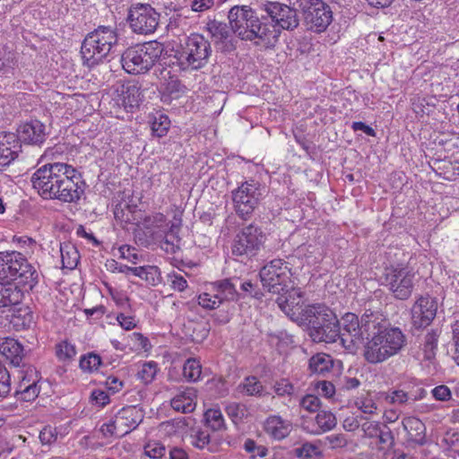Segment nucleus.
I'll return each instance as SVG.
<instances>
[{
	"label": "nucleus",
	"instance_id": "47",
	"mask_svg": "<svg viewBox=\"0 0 459 459\" xmlns=\"http://www.w3.org/2000/svg\"><path fill=\"white\" fill-rule=\"evenodd\" d=\"M157 371V363L154 361H148L143 364L141 369L137 373V376L144 384H149L154 379Z\"/></svg>",
	"mask_w": 459,
	"mask_h": 459
},
{
	"label": "nucleus",
	"instance_id": "40",
	"mask_svg": "<svg viewBox=\"0 0 459 459\" xmlns=\"http://www.w3.org/2000/svg\"><path fill=\"white\" fill-rule=\"evenodd\" d=\"M294 455L301 459H316L322 456V452L316 444L307 442L295 448Z\"/></svg>",
	"mask_w": 459,
	"mask_h": 459
},
{
	"label": "nucleus",
	"instance_id": "14",
	"mask_svg": "<svg viewBox=\"0 0 459 459\" xmlns=\"http://www.w3.org/2000/svg\"><path fill=\"white\" fill-rule=\"evenodd\" d=\"M265 240L262 231H239L231 244V253L236 256H253Z\"/></svg>",
	"mask_w": 459,
	"mask_h": 459
},
{
	"label": "nucleus",
	"instance_id": "1",
	"mask_svg": "<svg viewBox=\"0 0 459 459\" xmlns=\"http://www.w3.org/2000/svg\"><path fill=\"white\" fill-rule=\"evenodd\" d=\"M386 324L378 313L365 312L360 318L358 316H347L343 320V328L348 351L356 352L359 346L367 340L363 357L370 364L382 363L400 353L406 346V335L399 327Z\"/></svg>",
	"mask_w": 459,
	"mask_h": 459
},
{
	"label": "nucleus",
	"instance_id": "16",
	"mask_svg": "<svg viewBox=\"0 0 459 459\" xmlns=\"http://www.w3.org/2000/svg\"><path fill=\"white\" fill-rule=\"evenodd\" d=\"M21 379L18 383L15 395L18 399L30 402L36 399L40 392L38 383L40 380L39 371L33 366H27L21 370Z\"/></svg>",
	"mask_w": 459,
	"mask_h": 459
},
{
	"label": "nucleus",
	"instance_id": "43",
	"mask_svg": "<svg viewBox=\"0 0 459 459\" xmlns=\"http://www.w3.org/2000/svg\"><path fill=\"white\" fill-rule=\"evenodd\" d=\"M122 93L124 104L131 108L138 106L142 100L140 88L135 84L128 85Z\"/></svg>",
	"mask_w": 459,
	"mask_h": 459
},
{
	"label": "nucleus",
	"instance_id": "6",
	"mask_svg": "<svg viewBox=\"0 0 459 459\" xmlns=\"http://www.w3.org/2000/svg\"><path fill=\"white\" fill-rule=\"evenodd\" d=\"M17 281L31 290L39 281L36 268L20 252H0V281Z\"/></svg>",
	"mask_w": 459,
	"mask_h": 459
},
{
	"label": "nucleus",
	"instance_id": "10",
	"mask_svg": "<svg viewBox=\"0 0 459 459\" xmlns=\"http://www.w3.org/2000/svg\"><path fill=\"white\" fill-rule=\"evenodd\" d=\"M160 14L149 4H133L128 9L126 21L133 32L150 35L155 32Z\"/></svg>",
	"mask_w": 459,
	"mask_h": 459
},
{
	"label": "nucleus",
	"instance_id": "44",
	"mask_svg": "<svg viewBox=\"0 0 459 459\" xmlns=\"http://www.w3.org/2000/svg\"><path fill=\"white\" fill-rule=\"evenodd\" d=\"M190 438H191V444L195 447H196L198 449L208 448L209 450H211V448L209 447L211 437H210V433L208 430H206V429L194 430L190 436Z\"/></svg>",
	"mask_w": 459,
	"mask_h": 459
},
{
	"label": "nucleus",
	"instance_id": "30",
	"mask_svg": "<svg viewBox=\"0 0 459 459\" xmlns=\"http://www.w3.org/2000/svg\"><path fill=\"white\" fill-rule=\"evenodd\" d=\"M238 391L248 396H262L264 394V386L256 377H247L238 385Z\"/></svg>",
	"mask_w": 459,
	"mask_h": 459
},
{
	"label": "nucleus",
	"instance_id": "42",
	"mask_svg": "<svg viewBox=\"0 0 459 459\" xmlns=\"http://www.w3.org/2000/svg\"><path fill=\"white\" fill-rule=\"evenodd\" d=\"M225 411L235 424L242 421L247 415V409L246 405L238 403H230L227 404Z\"/></svg>",
	"mask_w": 459,
	"mask_h": 459
},
{
	"label": "nucleus",
	"instance_id": "55",
	"mask_svg": "<svg viewBox=\"0 0 459 459\" xmlns=\"http://www.w3.org/2000/svg\"><path fill=\"white\" fill-rule=\"evenodd\" d=\"M168 282L173 290L178 291H184L188 286L185 277L175 271L168 274Z\"/></svg>",
	"mask_w": 459,
	"mask_h": 459
},
{
	"label": "nucleus",
	"instance_id": "26",
	"mask_svg": "<svg viewBox=\"0 0 459 459\" xmlns=\"http://www.w3.org/2000/svg\"><path fill=\"white\" fill-rule=\"evenodd\" d=\"M333 359L326 353H317L309 359L308 369L310 374L325 377L334 368Z\"/></svg>",
	"mask_w": 459,
	"mask_h": 459
},
{
	"label": "nucleus",
	"instance_id": "46",
	"mask_svg": "<svg viewBox=\"0 0 459 459\" xmlns=\"http://www.w3.org/2000/svg\"><path fill=\"white\" fill-rule=\"evenodd\" d=\"M168 220L166 216L161 212H153L146 216L143 220V227L146 230L160 229L168 227Z\"/></svg>",
	"mask_w": 459,
	"mask_h": 459
},
{
	"label": "nucleus",
	"instance_id": "57",
	"mask_svg": "<svg viewBox=\"0 0 459 459\" xmlns=\"http://www.w3.org/2000/svg\"><path fill=\"white\" fill-rule=\"evenodd\" d=\"M39 438L42 445H52L57 439L56 429L51 426L44 427L39 432Z\"/></svg>",
	"mask_w": 459,
	"mask_h": 459
},
{
	"label": "nucleus",
	"instance_id": "12",
	"mask_svg": "<svg viewBox=\"0 0 459 459\" xmlns=\"http://www.w3.org/2000/svg\"><path fill=\"white\" fill-rule=\"evenodd\" d=\"M304 25L309 31L322 33L333 22L331 7L322 0H314L302 9Z\"/></svg>",
	"mask_w": 459,
	"mask_h": 459
},
{
	"label": "nucleus",
	"instance_id": "22",
	"mask_svg": "<svg viewBox=\"0 0 459 459\" xmlns=\"http://www.w3.org/2000/svg\"><path fill=\"white\" fill-rule=\"evenodd\" d=\"M196 398V390L194 387H185L171 399L170 405L178 412L190 413L195 409Z\"/></svg>",
	"mask_w": 459,
	"mask_h": 459
},
{
	"label": "nucleus",
	"instance_id": "28",
	"mask_svg": "<svg viewBox=\"0 0 459 459\" xmlns=\"http://www.w3.org/2000/svg\"><path fill=\"white\" fill-rule=\"evenodd\" d=\"M235 281H238V279H224L212 284V291L217 294L221 302L225 300H235L241 296V294L237 291Z\"/></svg>",
	"mask_w": 459,
	"mask_h": 459
},
{
	"label": "nucleus",
	"instance_id": "37",
	"mask_svg": "<svg viewBox=\"0 0 459 459\" xmlns=\"http://www.w3.org/2000/svg\"><path fill=\"white\" fill-rule=\"evenodd\" d=\"M204 420L209 428L213 431L225 429V421L221 411L219 408H211L204 412Z\"/></svg>",
	"mask_w": 459,
	"mask_h": 459
},
{
	"label": "nucleus",
	"instance_id": "5",
	"mask_svg": "<svg viewBox=\"0 0 459 459\" xmlns=\"http://www.w3.org/2000/svg\"><path fill=\"white\" fill-rule=\"evenodd\" d=\"M118 43L117 29L100 25L89 32L81 46L82 64L90 68L102 63Z\"/></svg>",
	"mask_w": 459,
	"mask_h": 459
},
{
	"label": "nucleus",
	"instance_id": "11",
	"mask_svg": "<svg viewBox=\"0 0 459 459\" xmlns=\"http://www.w3.org/2000/svg\"><path fill=\"white\" fill-rule=\"evenodd\" d=\"M261 190L260 183L251 179L232 191L234 208L241 219L247 220L257 207L262 198Z\"/></svg>",
	"mask_w": 459,
	"mask_h": 459
},
{
	"label": "nucleus",
	"instance_id": "41",
	"mask_svg": "<svg viewBox=\"0 0 459 459\" xmlns=\"http://www.w3.org/2000/svg\"><path fill=\"white\" fill-rule=\"evenodd\" d=\"M56 355L63 362L71 361L76 355L75 346L67 341H62L56 345Z\"/></svg>",
	"mask_w": 459,
	"mask_h": 459
},
{
	"label": "nucleus",
	"instance_id": "9",
	"mask_svg": "<svg viewBox=\"0 0 459 459\" xmlns=\"http://www.w3.org/2000/svg\"><path fill=\"white\" fill-rule=\"evenodd\" d=\"M264 289L273 294L288 291L291 287V268L282 259H273L265 264L259 272Z\"/></svg>",
	"mask_w": 459,
	"mask_h": 459
},
{
	"label": "nucleus",
	"instance_id": "17",
	"mask_svg": "<svg viewBox=\"0 0 459 459\" xmlns=\"http://www.w3.org/2000/svg\"><path fill=\"white\" fill-rule=\"evenodd\" d=\"M49 132L47 131L46 126L39 120L34 119L20 126L18 129V141L25 143L40 146L42 145Z\"/></svg>",
	"mask_w": 459,
	"mask_h": 459
},
{
	"label": "nucleus",
	"instance_id": "54",
	"mask_svg": "<svg viewBox=\"0 0 459 459\" xmlns=\"http://www.w3.org/2000/svg\"><path fill=\"white\" fill-rule=\"evenodd\" d=\"M11 376L5 366L0 361V397H6L11 392Z\"/></svg>",
	"mask_w": 459,
	"mask_h": 459
},
{
	"label": "nucleus",
	"instance_id": "49",
	"mask_svg": "<svg viewBox=\"0 0 459 459\" xmlns=\"http://www.w3.org/2000/svg\"><path fill=\"white\" fill-rule=\"evenodd\" d=\"M198 304L204 309H216L222 303L217 294L204 292L198 296Z\"/></svg>",
	"mask_w": 459,
	"mask_h": 459
},
{
	"label": "nucleus",
	"instance_id": "29",
	"mask_svg": "<svg viewBox=\"0 0 459 459\" xmlns=\"http://www.w3.org/2000/svg\"><path fill=\"white\" fill-rule=\"evenodd\" d=\"M10 323L17 331L29 329L33 324V314L30 308L23 306L14 309Z\"/></svg>",
	"mask_w": 459,
	"mask_h": 459
},
{
	"label": "nucleus",
	"instance_id": "59",
	"mask_svg": "<svg viewBox=\"0 0 459 459\" xmlns=\"http://www.w3.org/2000/svg\"><path fill=\"white\" fill-rule=\"evenodd\" d=\"M382 429L383 427L377 421H367L361 425V430L364 433V437L368 438L377 437Z\"/></svg>",
	"mask_w": 459,
	"mask_h": 459
},
{
	"label": "nucleus",
	"instance_id": "20",
	"mask_svg": "<svg viewBox=\"0 0 459 459\" xmlns=\"http://www.w3.org/2000/svg\"><path fill=\"white\" fill-rule=\"evenodd\" d=\"M20 149L17 134L10 132L0 133V170L17 158Z\"/></svg>",
	"mask_w": 459,
	"mask_h": 459
},
{
	"label": "nucleus",
	"instance_id": "24",
	"mask_svg": "<svg viewBox=\"0 0 459 459\" xmlns=\"http://www.w3.org/2000/svg\"><path fill=\"white\" fill-rule=\"evenodd\" d=\"M402 423L403 429L407 431L410 442L419 446H423L426 443V427L420 419L406 417Z\"/></svg>",
	"mask_w": 459,
	"mask_h": 459
},
{
	"label": "nucleus",
	"instance_id": "62",
	"mask_svg": "<svg viewBox=\"0 0 459 459\" xmlns=\"http://www.w3.org/2000/svg\"><path fill=\"white\" fill-rule=\"evenodd\" d=\"M118 251L120 253L121 257L127 259L129 262L133 264L137 263L139 259V255L135 252L134 247L124 245L118 248Z\"/></svg>",
	"mask_w": 459,
	"mask_h": 459
},
{
	"label": "nucleus",
	"instance_id": "61",
	"mask_svg": "<svg viewBox=\"0 0 459 459\" xmlns=\"http://www.w3.org/2000/svg\"><path fill=\"white\" fill-rule=\"evenodd\" d=\"M431 393L436 400L442 402L449 401L452 396L451 390L445 385L436 386Z\"/></svg>",
	"mask_w": 459,
	"mask_h": 459
},
{
	"label": "nucleus",
	"instance_id": "31",
	"mask_svg": "<svg viewBox=\"0 0 459 459\" xmlns=\"http://www.w3.org/2000/svg\"><path fill=\"white\" fill-rule=\"evenodd\" d=\"M206 28L216 43L224 42L230 37L231 30L236 33L232 27L230 29L225 22L216 20L209 21L206 24ZM237 34L238 35V32Z\"/></svg>",
	"mask_w": 459,
	"mask_h": 459
},
{
	"label": "nucleus",
	"instance_id": "48",
	"mask_svg": "<svg viewBox=\"0 0 459 459\" xmlns=\"http://www.w3.org/2000/svg\"><path fill=\"white\" fill-rule=\"evenodd\" d=\"M381 396L390 404L403 405L405 404L409 399V394L403 390H393L382 393Z\"/></svg>",
	"mask_w": 459,
	"mask_h": 459
},
{
	"label": "nucleus",
	"instance_id": "13",
	"mask_svg": "<svg viewBox=\"0 0 459 459\" xmlns=\"http://www.w3.org/2000/svg\"><path fill=\"white\" fill-rule=\"evenodd\" d=\"M414 273L407 267H392L386 270L385 283L401 300L407 299L412 292Z\"/></svg>",
	"mask_w": 459,
	"mask_h": 459
},
{
	"label": "nucleus",
	"instance_id": "27",
	"mask_svg": "<svg viewBox=\"0 0 459 459\" xmlns=\"http://www.w3.org/2000/svg\"><path fill=\"white\" fill-rule=\"evenodd\" d=\"M316 429H309L306 422L303 423L302 428L310 434L318 435L332 430L337 424L336 417L328 411H318L316 416Z\"/></svg>",
	"mask_w": 459,
	"mask_h": 459
},
{
	"label": "nucleus",
	"instance_id": "7",
	"mask_svg": "<svg viewBox=\"0 0 459 459\" xmlns=\"http://www.w3.org/2000/svg\"><path fill=\"white\" fill-rule=\"evenodd\" d=\"M163 52L158 41H149L127 48L121 55L123 69L130 74H143L158 62Z\"/></svg>",
	"mask_w": 459,
	"mask_h": 459
},
{
	"label": "nucleus",
	"instance_id": "45",
	"mask_svg": "<svg viewBox=\"0 0 459 459\" xmlns=\"http://www.w3.org/2000/svg\"><path fill=\"white\" fill-rule=\"evenodd\" d=\"M120 272L123 273H131L134 275L145 280V281H151L149 278V274L156 275L158 273V267L157 266H139V267H129L125 265L123 269H120Z\"/></svg>",
	"mask_w": 459,
	"mask_h": 459
},
{
	"label": "nucleus",
	"instance_id": "63",
	"mask_svg": "<svg viewBox=\"0 0 459 459\" xmlns=\"http://www.w3.org/2000/svg\"><path fill=\"white\" fill-rule=\"evenodd\" d=\"M293 390V385L286 379H281L274 385V391L280 396L291 394Z\"/></svg>",
	"mask_w": 459,
	"mask_h": 459
},
{
	"label": "nucleus",
	"instance_id": "38",
	"mask_svg": "<svg viewBox=\"0 0 459 459\" xmlns=\"http://www.w3.org/2000/svg\"><path fill=\"white\" fill-rule=\"evenodd\" d=\"M355 406L365 414H375L377 411V404L369 393L361 394L355 400Z\"/></svg>",
	"mask_w": 459,
	"mask_h": 459
},
{
	"label": "nucleus",
	"instance_id": "60",
	"mask_svg": "<svg viewBox=\"0 0 459 459\" xmlns=\"http://www.w3.org/2000/svg\"><path fill=\"white\" fill-rule=\"evenodd\" d=\"M100 432L102 436V437L108 438L110 437H123L120 435L118 429H117V425H115V419L110 420L108 423H104L100 428Z\"/></svg>",
	"mask_w": 459,
	"mask_h": 459
},
{
	"label": "nucleus",
	"instance_id": "8",
	"mask_svg": "<svg viewBox=\"0 0 459 459\" xmlns=\"http://www.w3.org/2000/svg\"><path fill=\"white\" fill-rule=\"evenodd\" d=\"M212 55L211 44L203 35L191 34L177 55L181 70H199L206 65Z\"/></svg>",
	"mask_w": 459,
	"mask_h": 459
},
{
	"label": "nucleus",
	"instance_id": "58",
	"mask_svg": "<svg viewBox=\"0 0 459 459\" xmlns=\"http://www.w3.org/2000/svg\"><path fill=\"white\" fill-rule=\"evenodd\" d=\"M240 290L245 293V296H250L257 299H261L263 292L258 288L257 284H254L251 281H246L240 283Z\"/></svg>",
	"mask_w": 459,
	"mask_h": 459
},
{
	"label": "nucleus",
	"instance_id": "51",
	"mask_svg": "<svg viewBox=\"0 0 459 459\" xmlns=\"http://www.w3.org/2000/svg\"><path fill=\"white\" fill-rule=\"evenodd\" d=\"M132 216V212L130 211L127 204L120 203L116 205L114 209V217L117 221L121 223L123 230H130L129 228H126V226L123 223H128Z\"/></svg>",
	"mask_w": 459,
	"mask_h": 459
},
{
	"label": "nucleus",
	"instance_id": "21",
	"mask_svg": "<svg viewBox=\"0 0 459 459\" xmlns=\"http://www.w3.org/2000/svg\"><path fill=\"white\" fill-rule=\"evenodd\" d=\"M17 281H0V308L19 305L23 298V291Z\"/></svg>",
	"mask_w": 459,
	"mask_h": 459
},
{
	"label": "nucleus",
	"instance_id": "34",
	"mask_svg": "<svg viewBox=\"0 0 459 459\" xmlns=\"http://www.w3.org/2000/svg\"><path fill=\"white\" fill-rule=\"evenodd\" d=\"M202 365L195 358L187 359L183 366V377L188 382H197L201 379Z\"/></svg>",
	"mask_w": 459,
	"mask_h": 459
},
{
	"label": "nucleus",
	"instance_id": "36",
	"mask_svg": "<svg viewBox=\"0 0 459 459\" xmlns=\"http://www.w3.org/2000/svg\"><path fill=\"white\" fill-rule=\"evenodd\" d=\"M151 124L152 134L157 137H162L167 134L169 129L170 120L167 115L163 113H156L152 117Z\"/></svg>",
	"mask_w": 459,
	"mask_h": 459
},
{
	"label": "nucleus",
	"instance_id": "18",
	"mask_svg": "<svg viewBox=\"0 0 459 459\" xmlns=\"http://www.w3.org/2000/svg\"><path fill=\"white\" fill-rule=\"evenodd\" d=\"M278 295L276 303L282 312L290 317L301 315V318L303 319V314L306 307H302L303 296L302 292L299 289H295L291 286L288 291H282Z\"/></svg>",
	"mask_w": 459,
	"mask_h": 459
},
{
	"label": "nucleus",
	"instance_id": "50",
	"mask_svg": "<svg viewBox=\"0 0 459 459\" xmlns=\"http://www.w3.org/2000/svg\"><path fill=\"white\" fill-rule=\"evenodd\" d=\"M101 364V359L98 354L90 352L86 355H83L80 359V368L83 371L91 372L93 370L98 369L100 365Z\"/></svg>",
	"mask_w": 459,
	"mask_h": 459
},
{
	"label": "nucleus",
	"instance_id": "39",
	"mask_svg": "<svg viewBox=\"0 0 459 459\" xmlns=\"http://www.w3.org/2000/svg\"><path fill=\"white\" fill-rule=\"evenodd\" d=\"M62 264L64 268L73 270L79 263L80 255L74 247L65 246L60 247Z\"/></svg>",
	"mask_w": 459,
	"mask_h": 459
},
{
	"label": "nucleus",
	"instance_id": "53",
	"mask_svg": "<svg viewBox=\"0 0 459 459\" xmlns=\"http://www.w3.org/2000/svg\"><path fill=\"white\" fill-rule=\"evenodd\" d=\"M376 438L378 439L379 450H388L392 448L394 444L393 433L387 426H383L382 430Z\"/></svg>",
	"mask_w": 459,
	"mask_h": 459
},
{
	"label": "nucleus",
	"instance_id": "15",
	"mask_svg": "<svg viewBox=\"0 0 459 459\" xmlns=\"http://www.w3.org/2000/svg\"><path fill=\"white\" fill-rule=\"evenodd\" d=\"M437 302L430 296H420L411 307V323L417 328H425L430 325L437 315Z\"/></svg>",
	"mask_w": 459,
	"mask_h": 459
},
{
	"label": "nucleus",
	"instance_id": "3",
	"mask_svg": "<svg viewBox=\"0 0 459 459\" xmlns=\"http://www.w3.org/2000/svg\"><path fill=\"white\" fill-rule=\"evenodd\" d=\"M33 187L45 199L64 203L77 202L86 184L75 168L65 162H49L31 176Z\"/></svg>",
	"mask_w": 459,
	"mask_h": 459
},
{
	"label": "nucleus",
	"instance_id": "32",
	"mask_svg": "<svg viewBox=\"0 0 459 459\" xmlns=\"http://www.w3.org/2000/svg\"><path fill=\"white\" fill-rule=\"evenodd\" d=\"M441 330L438 328L431 329L428 332L423 340V353L424 358L428 360L432 359L436 355V351L437 349V342L438 337L440 335Z\"/></svg>",
	"mask_w": 459,
	"mask_h": 459
},
{
	"label": "nucleus",
	"instance_id": "2",
	"mask_svg": "<svg viewBox=\"0 0 459 459\" xmlns=\"http://www.w3.org/2000/svg\"><path fill=\"white\" fill-rule=\"evenodd\" d=\"M259 14L247 5L233 6L229 12V21L233 30L245 40H255L264 48H273L279 41L281 30L292 31L299 25L298 12L280 2H267L261 6Z\"/></svg>",
	"mask_w": 459,
	"mask_h": 459
},
{
	"label": "nucleus",
	"instance_id": "23",
	"mask_svg": "<svg viewBox=\"0 0 459 459\" xmlns=\"http://www.w3.org/2000/svg\"><path fill=\"white\" fill-rule=\"evenodd\" d=\"M0 353L14 367H21L24 357L23 346L13 338H4L0 342Z\"/></svg>",
	"mask_w": 459,
	"mask_h": 459
},
{
	"label": "nucleus",
	"instance_id": "35",
	"mask_svg": "<svg viewBox=\"0 0 459 459\" xmlns=\"http://www.w3.org/2000/svg\"><path fill=\"white\" fill-rule=\"evenodd\" d=\"M160 233L164 231H135V243L143 247L155 249L158 247Z\"/></svg>",
	"mask_w": 459,
	"mask_h": 459
},
{
	"label": "nucleus",
	"instance_id": "56",
	"mask_svg": "<svg viewBox=\"0 0 459 459\" xmlns=\"http://www.w3.org/2000/svg\"><path fill=\"white\" fill-rule=\"evenodd\" d=\"M299 405L308 412H316L321 406L320 399L313 394H307L301 398Z\"/></svg>",
	"mask_w": 459,
	"mask_h": 459
},
{
	"label": "nucleus",
	"instance_id": "25",
	"mask_svg": "<svg viewBox=\"0 0 459 459\" xmlns=\"http://www.w3.org/2000/svg\"><path fill=\"white\" fill-rule=\"evenodd\" d=\"M264 429L274 439L281 440L290 433L292 424L280 416L273 415L265 420Z\"/></svg>",
	"mask_w": 459,
	"mask_h": 459
},
{
	"label": "nucleus",
	"instance_id": "64",
	"mask_svg": "<svg viewBox=\"0 0 459 459\" xmlns=\"http://www.w3.org/2000/svg\"><path fill=\"white\" fill-rule=\"evenodd\" d=\"M317 392L329 398L332 397L335 393L334 385L329 381H319L316 385Z\"/></svg>",
	"mask_w": 459,
	"mask_h": 459
},
{
	"label": "nucleus",
	"instance_id": "4",
	"mask_svg": "<svg viewBox=\"0 0 459 459\" xmlns=\"http://www.w3.org/2000/svg\"><path fill=\"white\" fill-rule=\"evenodd\" d=\"M347 316H357L354 313H346L341 320L328 307L322 305L307 306L303 314V320L307 326V333L315 342H335L340 340L343 348L348 351L344 342L343 320Z\"/></svg>",
	"mask_w": 459,
	"mask_h": 459
},
{
	"label": "nucleus",
	"instance_id": "52",
	"mask_svg": "<svg viewBox=\"0 0 459 459\" xmlns=\"http://www.w3.org/2000/svg\"><path fill=\"white\" fill-rule=\"evenodd\" d=\"M144 454L151 459H161L166 454V447L158 441H150L144 446Z\"/></svg>",
	"mask_w": 459,
	"mask_h": 459
},
{
	"label": "nucleus",
	"instance_id": "19",
	"mask_svg": "<svg viewBox=\"0 0 459 459\" xmlns=\"http://www.w3.org/2000/svg\"><path fill=\"white\" fill-rule=\"evenodd\" d=\"M115 425L123 437L134 429L143 419L140 410L134 406L125 407L115 415Z\"/></svg>",
	"mask_w": 459,
	"mask_h": 459
},
{
	"label": "nucleus",
	"instance_id": "33",
	"mask_svg": "<svg viewBox=\"0 0 459 459\" xmlns=\"http://www.w3.org/2000/svg\"><path fill=\"white\" fill-rule=\"evenodd\" d=\"M158 247L166 253L175 254L180 248V238L175 231H164L160 235Z\"/></svg>",
	"mask_w": 459,
	"mask_h": 459
}]
</instances>
